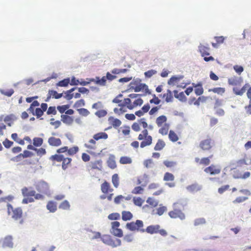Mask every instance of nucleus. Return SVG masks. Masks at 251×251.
<instances>
[{
  "label": "nucleus",
  "instance_id": "f257e3e1",
  "mask_svg": "<svg viewBox=\"0 0 251 251\" xmlns=\"http://www.w3.org/2000/svg\"><path fill=\"white\" fill-rule=\"evenodd\" d=\"M242 82L243 79L240 77L234 76L228 79V83L229 85L236 86L233 88V91L236 95H242L246 92L247 87L249 86L248 84H246L239 89L237 87L240 86Z\"/></svg>",
  "mask_w": 251,
  "mask_h": 251
},
{
  "label": "nucleus",
  "instance_id": "f03ea898",
  "mask_svg": "<svg viewBox=\"0 0 251 251\" xmlns=\"http://www.w3.org/2000/svg\"><path fill=\"white\" fill-rule=\"evenodd\" d=\"M187 204L185 201L182 200H179L173 204V210L169 212L168 214L171 218L176 219L179 218L180 220H184L185 218V215L182 211L178 209L179 206L184 207Z\"/></svg>",
  "mask_w": 251,
  "mask_h": 251
},
{
  "label": "nucleus",
  "instance_id": "7ed1b4c3",
  "mask_svg": "<svg viewBox=\"0 0 251 251\" xmlns=\"http://www.w3.org/2000/svg\"><path fill=\"white\" fill-rule=\"evenodd\" d=\"M7 213L11 218L15 221L20 220V223L22 224L24 223L23 219V210L21 207H13L10 203H8Z\"/></svg>",
  "mask_w": 251,
  "mask_h": 251
},
{
  "label": "nucleus",
  "instance_id": "20e7f679",
  "mask_svg": "<svg viewBox=\"0 0 251 251\" xmlns=\"http://www.w3.org/2000/svg\"><path fill=\"white\" fill-rule=\"evenodd\" d=\"M50 160L54 163L62 162V168L66 170L71 164L72 159L70 157H65L62 153H56L50 156Z\"/></svg>",
  "mask_w": 251,
  "mask_h": 251
},
{
  "label": "nucleus",
  "instance_id": "39448f33",
  "mask_svg": "<svg viewBox=\"0 0 251 251\" xmlns=\"http://www.w3.org/2000/svg\"><path fill=\"white\" fill-rule=\"evenodd\" d=\"M138 140L141 141L140 146L141 148H144L151 145L153 139L152 136L149 134L148 130L145 129L139 134Z\"/></svg>",
  "mask_w": 251,
  "mask_h": 251
},
{
  "label": "nucleus",
  "instance_id": "423d86ee",
  "mask_svg": "<svg viewBox=\"0 0 251 251\" xmlns=\"http://www.w3.org/2000/svg\"><path fill=\"white\" fill-rule=\"evenodd\" d=\"M143 226V222L140 220H136L135 222L128 223L126 225V227L129 230L138 231L141 232H144L145 231Z\"/></svg>",
  "mask_w": 251,
  "mask_h": 251
},
{
  "label": "nucleus",
  "instance_id": "0eeeda50",
  "mask_svg": "<svg viewBox=\"0 0 251 251\" xmlns=\"http://www.w3.org/2000/svg\"><path fill=\"white\" fill-rule=\"evenodd\" d=\"M101 241L105 244L111 246L112 247H116L121 245V241L119 239H112L109 235H103L101 237Z\"/></svg>",
  "mask_w": 251,
  "mask_h": 251
},
{
  "label": "nucleus",
  "instance_id": "6e6552de",
  "mask_svg": "<svg viewBox=\"0 0 251 251\" xmlns=\"http://www.w3.org/2000/svg\"><path fill=\"white\" fill-rule=\"evenodd\" d=\"M131 84L132 85V88L135 92H143L144 95L150 94L148 86L145 83H137L136 81L132 82Z\"/></svg>",
  "mask_w": 251,
  "mask_h": 251
},
{
  "label": "nucleus",
  "instance_id": "1a4fd4ad",
  "mask_svg": "<svg viewBox=\"0 0 251 251\" xmlns=\"http://www.w3.org/2000/svg\"><path fill=\"white\" fill-rule=\"evenodd\" d=\"M36 190L41 194H47L49 191V185L48 183L43 180L36 182L34 184Z\"/></svg>",
  "mask_w": 251,
  "mask_h": 251
},
{
  "label": "nucleus",
  "instance_id": "9d476101",
  "mask_svg": "<svg viewBox=\"0 0 251 251\" xmlns=\"http://www.w3.org/2000/svg\"><path fill=\"white\" fill-rule=\"evenodd\" d=\"M79 148L77 146H74L69 148L67 146H64L56 150V153H63L67 152L68 155L73 156L78 152Z\"/></svg>",
  "mask_w": 251,
  "mask_h": 251
},
{
  "label": "nucleus",
  "instance_id": "9b49d317",
  "mask_svg": "<svg viewBox=\"0 0 251 251\" xmlns=\"http://www.w3.org/2000/svg\"><path fill=\"white\" fill-rule=\"evenodd\" d=\"M199 50L201 54V56L204 57V60L205 61L208 62L214 60V58L211 56L207 57V56H208L210 54L209 52L210 51V48L208 47V45L206 46L201 44L199 46Z\"/></svg>",
  "mask_w": 251,
  "mask_h": 251
},
{
  "label": "nucleus",
  "instance_id": "f8f14e48",
  "mask_svg": "<svg viewBox=\"0 0 251 251\" xmlns=\"http://www.w3.org/2000/svg\"><path fill=\"white\" fill-rule=\"evenodd\" d=\"M100 190L103 194L100 195V198L102 200L106 199V194L113 191V189L111 188L110 184L106 180L100 185Z\"/></svg>",
  "mask_w": 251,
  "mask_h": 251
},
{
  "label": "nucleus",
  "instance_id": "ddd939ff",
  "mask_svg": "<svg viewBox=\"0 0 251 251\" xmlns=\"http://www.w3.org/2000/svg\"><path fill=\"white\" fill-rule=\"evenodd\" d=\"M125 103L126 104V108L131 110L138 106H141L143 103V100L141 98H138L131 103L130 99L125 98Z\"/></svg>",
  "mask_w": 251,
  "mask_h": 251
},
{
  "label": "nucleus",
  "instance_id": "4468645a",
  "mask_svg": "<svg viewBox=\"0 0 251 251\" xmlns=\"http://www.w3.org/2000/svg\"><path fill=\"white\" fill-rule=\"evenodd\" d=\"M213 141L210 138H208L202 140L200 143L199 147L204 151H209L213 147Z\"/></svg>",
  "mask_w": 251,
  "mask_h": 251
},
{
  "label": "nucleus",
  "instance_id": "2eb2a0df",
  "mask_svg": "<svg viewBox=\"0 0 251 251\" xmlns=\"http://www.w3.org/2000/svg\"><path fill=\"white\" fill-rule=\"evenodd\" d=\"M112 231L111 233L115 236L122 237L123 236V231L121 229L119 228L120 226V222L115 221L111 223Z\"/></svg>",
  "mask_w": 251,
  "mask_h": 251
},
{
  "label": "nucleus",
  "instance_id": "dca6fc26",
  "mask_svg": "<svg viewBox=\"0 0 251 251\" xmlns=\"http://www.w3.org/2000/svg\"><path fill=\"white\" fill-rule=\"evenodd\" d=\"M204 172L210 175H216L219 174L221 172V168L217 165L212 164L210 166L205 168Z\"/></svg>",
  "mask_w": 251,
  "mask_h": 251
},
{
  "label": "nucleus",
  "instance_id": "f3484780",
  "mask_svg": "<svg viewBox=\"0 0 251 251\" xmlns=\"http://www.w3.org/2000/svg\"><path fill=\"white\" fill-rule=\"evenodd\" d=\"M84 147L87 149V152L91 154H95V151L96 150V141L93 138L88 141L84 145Z\"/></svg>",
  "mask_w": 251,
  "mask_h": 251
},
{
  "label": "nucleus",
  "instance_id": "a211bd4d",
  "mask_svg": "<svg viewBox=\"0 0 251 251\" xmlns=\"http://www.w3.org/2000/svg\"><path fill=\"white\" fill-rule=\"evenodd\" d=\"M183 78V75H179L178 76H172L168 80V83L169 85H176L177 87L184 88L186 86V84L183 83L181 85L179 84L180 80L182 79Z\"/></svg>",
  "mask_w": 251,
  "mask_h": 251
},
{
  "label": "nucleus",
  "instance_id": "6ab92c4d",
  "mask_svg": "<svg viewBox=\"0 0 251 251\" xmlns=\"http://www.w3.org/2000/svg\"><path fill=\"white\" fill-rule=\"evenodd\" d=\"M102 162L101 160H98L95 161H91L88 165L87 167L89 170H101L102 168Z\"/></svg>",
  "mask_w": 251,
  "mask_h": 251
},
{
  "label": "nucleus",
  "instance_id": "aec40b11",
  "mask_svg": "<svg viewBox=\"0 0 251 251\" xmlns=\"http://www.w3.org/2000/svg\"><path fill=\"white\" fill-rule=\"evenodd\" d=\"M213 156V154L209 155L208 157H202L201 159H200L199 157L195 158V162L197 163H198L200 165H202L204 166H208L210 163V159H211Z\"/></svg>",
  "mask_w": 251,
  "mask_h": 251
},
{
  "label": "nucleus",
  "instance_id": "412c9836",
  "mask_svg": "<svg viewBox=\"0 0 251 251\" xmlns=\"http://www.w3.org/2000/svg\"><path fill=\"white\" fill-rule=\"evenodd\" d=\"M62 96L63 93H58L55 90H49L46 101H48L51 97L55 99H58L61 98Z\"/></svg>",
  "mask_w": 251,
  "mask_h": 251
},
{
  "label": "nucleus",
  "instance_id": "4be33fe9",
  "mask_svg": "<svg viewBox=\"0 0 251 251\" xmlns=\"http://www.w3.org/2000/svg\"><path fill=\"white\" fill-rule=\"evenodd\" d=\"M126 104L125 103V99L123 100V103L122 104H119L118 105V107H116L114 109V112L115 113L120 115L123 114L126 111Z\"/></svg>",
  "mask_w": 251,
  "mask_h": 251
},
{
  "label": "nucleus",
  "instance_id": "5701e85b",
  "mask_svg": "<svg viewBox=\"0 0 251 251\" xmlns=\"http://www.w3.org/2000/svg\"><path fill=\"white\" fill-rule=\"evenodd\" d=\"M61 120L65 124L68 126H71L73 124L74 119V117L67 115L62 114L61 115Z\"/></svg>",
  "mask_w": 251,
  "mask_h": 251
},
{
  "label": "nucleus",
  "instance_id": "b1692460",
  "mask_svg": "<svg viewBox=\"0 0 251 251\" xmlns=\"http://www.w3.org/2000/svg\"><path fill=\"white\" fill-rule=\"evenodd\" d=\"M48 143L51 146L58 147L62 144L61 140L60 138L54 137H50L48 139Z\"/></svg>",
  "mask_w": 251,
  "mask_h": 251
},
{
  "label": "nucleus",
  "instance_id": "393cba45",
  "mask_svg": "<svg viewBox=\"0 0 251 251\" xmlns=\"http://www.w3.org/2000/svg\"><path fill=\"white\" fill-rule=\"evenodd\" d=\"M13 238L11 236H6L2 242L3 247L12 248L13 247Z\"/></svg>",
  "mask_w": 251,
  "mask_h": 251
},
{
  "label": "nucleus",
  "instance_id": "a878e982",
  "mask_svg": "<svg viewBox=\"0 0 251 251\" xmlns=\"http://www.w3.org/2000/svg\"><path fill=\"white\" fill-rule=\"evenodd\" d=\"M201 188V186L197 183L191 184L186 187L187 191L191 193L198 192L200 191Z\"/></svg>",
  "mask_w": 251,
  "mask_h": 251
},
{
  "label": "nucleus",
  "instance_id": "bb28decb",
  "mask_svg": "<svg viewBox=\"0 0 251 251\" xmlns=\"http://www.w3.org/2000/svg\"><path fill=\"white\" fill-rule=\"evenodd\" d=\"M160 226L158 225H151L147 226L146 229H145V231L147 233L153 234L154 233H157L158 231V229L160 228Z\"/></svg>",
  "mask_w": 251,
  "mask_h": 251
},
{
  "label": "nucleus",
  "instance_id": "cd10ccee",
  "mask_svg": "<svg viewBox=\"0 0 251 251\" xmlns=\"http://www.w3.org/2000/svg\"><path fill=\"white\" fill-rule=\"evenodd\" d=\"M21 191L23 196L25 197H33L35 194L34 190L29 189L26 187L22 188Z\"/></svg>",
  "mask_w": 251,
  "mask_h": 251
},
{
  "label": "nucleus",
  "instance_id": "c85d7f7f",
  "mask_svg": "<svg viewBox=\"0 0 251 251\" xmlns=\"http://www.w3.org/2000/svg\"><path fill=\"white\" fill-rule=\"evenodd\" d=\"M108 137V134L104 132H100L95 134L93 138L97 141L100 140H106Z\"/></svg>",
  "mask_w": 251,
  "mask_h": 251
},
{
  "label": "nucleus",
  "instance_id": "c756f323",
  "mask_svg": "<svg viewBox=\"0 0 251 251\" xmlns=\"http://www.w3.org/2000/svg\"><path fill=\"white\" fill-rule=\"evenodd\" d=\"M115 157L114 155L111 154L109 155L108 159L107 161V166L111 169H114L116 168V163L115 161Z\"/></svg>",
  "mask_w": 251,
  "mask_h": 251
},
{
  "label": "nucleus",
  "instance_id": "7c9ffc66",
  "mask_svg": "<svg viewBox=\"0 0 251 251\" xmlns=\"http://www.w3.org/2000/svg\"><path fill=\"white\" fill-rule=\"evenodd\" d=\"M167 118L166 116L164 115H161L158 117L155 121V123L158 127H161L162 126L167 124L166 123Z\"/></svg>",
  "mask_w": 251,
  "mask_h": 251
},
{
  "label": "nucleus",
  "instance_id": "2f4dec72",
  "mask_svg": "<svg viewBox=\"0 0 251 251\" xmlns=\"http://www.w3.org/2000/svg\"><path fill=\"white\" fill-rule=\"evenodd\" d=\"M214 38L216 42L212 43V46L215 48H217L220 44L224 43L226 37H224L223 36H215Z\"/></svg>",
  "mask_w": 251,
  "mask_h": 251
},
{
  "label": "nucleus",
  "instance_id": "473e14b6",
  "mask_svg": "<svg viewBox=\"0 0 251 251\" xmlns=\"http://www.w3.org/2000/svg\"><path fill=\"white\" fill-rule=\"evenodd\" d=\"M47 208L50 212L53 213L57 210L56 202L53 201H49L47 204Z\"/></svg>",
  "mask_w": 251,
  "mask_h": 251
},
{
  "label": "nucleus",
  "instance_id": "72a5a7b5",
  "mask_svg": "<svg viewBox=\"0 0 251 251\" xmlns=\"http://www.w3.org/2000/svg\"><path fill=\"white\" fill-rule=\"evenodd\" d=\"M112 182L115 188H117L119 187L120 185V177L118 174H114L112 176Z\"/></svg>",
  "mask_w": 251,
  "mask_h": 251
},
{
  "label": "nucleus",
  "instance_id": "f704fd0d",
  "mask_svg": "<svg viewBox=\"0 0 251 251\" xmlns=\"http://www.w3.org/2000/svg\"><path fill=\"white\" fill-rule=\"evenodd\" d=\"M165 145V143L163 140L158 139L154 147V150L155 151H160L164 148Z\"/></svg>",
  "mask_w": 251,
  "mask_h": 251
},
{
  "label": "nucleus",
  "instance_id": "c9c22d12",
  "mask_svg": "<svg viewBox=\"0 0 251 251\" xmlns=\"http://www.w3.org/2000/svg\"><path fill=\"white\" fill-rule=\"evenodd\" d=\"M170 126L169 124H165L159 128L158 132L160 134L162 135H166L168 134L169 129Z\"/></svg>",
  "mask_w": 251,
  "mask_h": 251
},
{
  "label": "nucleus",
  "instance_id": "e433bc0d",
  "mask_svg": "<svg viewBox=\"0 0 251 251\" xmlns=\"http://www.w3.org/2000/svg\"><path fill=\"white\" fill-rule=\"evenodd\" d=\"M133 215L129 211H124L122 213V220L124 221L130 220L132 219Z\"/></svg>",
  "mask_w": 251,
  "mask_h": 251
},
{
  "label": "nucleus",
  "instance_id": "4c0bfd02",
  "mask_svg": "<svg viewBox=\"0 0 251 251\" xmlns=\"http://www.w3.org/2000/svg\"><path fill=\"white\" fill-rule=\"evenodd\" d=\"M106 78L105 76L102 77L100 78L99 77H96L94 81L96 84L100 86H105L106 83Z\"/></svg>",
  "mask_w": 251,
  "mask_h": 251
},
{
  "label": "nucleus",
  "instance_id": "58836bf2",
  "mask_svg": "<svg viewBox=\"0 0 251 251\" xmlns=\"http://www.w3.org/2000/svg\"><path fill=\"white\" fill-rule=\"evenodd\" d=\"M129 71L128 69H118L114 68L111 71V73L113 75H120L125 74Z\"/></svg>",
  "mask_w": 251,
  "mask_h": 251
},
{
  "label": "nucleus",
  "instance_id": "ea45409f",
  "mask_svg": "<svg viewBox=\"0 0 251 251\" xmlns=\"http://www.w3.org/2000/svg\"><path fill=\"white\" fill-rule=\"evenodd\" d=\"M169 139L173 142H176L178 140V137L176 133L173 130H170L169 133Z\"/></svg>",
  "mask_w": 251,
  "mask_h": 251
},
{
  "label": "nucleus",
  "instance_id": "a19ab883",
  "mask_svg": "<svg viewBox=\"0 0 251 251\" xmlns=\"http://www.w3.org/2000/svg\"><path fill=\"white\" fill-rule=\"evenodd\" d=\"M121 164H131L132 163V159L128 156H122L119 161Z\"/></svg>",
  "mask_w": 251,
  "mask_h": 251
},
{
  "label": "nucleus",
  "instance_id": "79ce46f5",
  "mask_svg": "<svg viewBox=\"0 0 251 251\" xmlns=\"http://www.w3.org/2000/svg\"><path fill=\"white\" fill-rule=\"evenodd\" d=\"M163 97L165 98V100L167 102L172 101L173 99L172 92L170 90H168L167 93L164 94Z\"/></svg>",
  "mask_w": 251,
  "mask_h": 251
},
{
  "label": "nucleus",
  "instance_id": "37998d69",
  "mask_svg": "<svg viewBox=\"0 0 251 251\" xmlns=\"http://www.w3.org/2000/svg\"><path fill=\"white\" fill-rule=\"evenodd\" d=\"M175 179V176L171 173L169 172H166L165 173L163 180L165 181H173Z\"/></svg>",
  "mask_w": 251,
  "mask_h": 251
},
{
  "label": "nucleus",
  "instance_id": "c03bdc74",
  "mask_svg": "<svg viewBox=\"0 0 251 251\" xmlns=\"http://www.w3.org/2000/svg\"><path fill=\"white\" fill-rule=\"evenodd\" d=\"M209 92H213L214 93L222 95L225 92V89L222 87H216L209 89Z\"/></svg>",
  "mask_w": 251,
  "mask_h": 251
},
{
  "label": "nucleus",
  "instance_id": "a18cd8bd",
  "mask_svg": "<svg viewBox=\"0 0 251 251\" xmlns=\"http://www.w3.org/2000/svg\"><path fill=\"white\" fill-rule=\"evenodd\" d=\"M59 208L63 210H69L70 208V204L68 201L65 200L60 204Z\"/></svg>",
  "mask_w": 251,
  "mask_h": 251
},
{
  "label": "nucleus",
  "instance_id": "49530a36",
  "mask_svg": "<svg viewBox=\"0 0 251 251\" xmlns=\"http://www.w3.org/2000/svg\"><path fill=\"white\" fill-rule=\"evenodd\" d=\"M70 80L69 78L64 79L60 81H59L57 84V86L60 87H66L70 83Z\"/></svg>",
  "mask_w": 251,
  "mask_h": 251
},
{
  "label": "nucleus",
  "instance_id": "de8ad7c7",
  "mask_svg": "<svg viewBox=\"0 0 251 251\" xmlns=\"http://www.w3.org/2000/svg\"><path fill=\"white\" fill-rule=\"evenodd\" d=\"M33 141V145L35 147H40L43 144V139L40 137L34 138Z\"/></svg>",
  "mask_w": 251,
  "mask_h": 251
},
{
  "label": "nucleus",
  "instance_id": "09e8293b",
  "mask_svg": "<svg viewBox=\"0 0 251 251\" xmlns=\"http://www.w3.org/2000/svg\"><path fill=\"white\" fill-rule=\"evenodd\" d=\"M133 201L135 205L141 206L144 202V201L140 197H134Z\"/></svg>",
  "mask_w": 251,
  "mask_h": 251
},
{
  "label": "nucleus",
  "instance_id": "8fccbe9b",
  "mask_svg": "<svg viewBox=\"0 0 251 251\" xmlns=\"http://www.w3.org/2000/svg\"><path fill=\"white\" fill-rule=\"evenodd\" d=\"M194 91L197 96H200L203 93V89L201 85H197L195 86Z\"/></svg>",
  "mask_w": 251,
  "mask_h": 251
},
{
  "label": "nucleus",
  "instance_id": "3c124183",
  "mask_svg": "<svg viewBox=\"0 0 251 251\" xmlns=\"http://www.w3.org/2000/svg\"><path fill=\"white\" fill-rule=\"evenodd\" d=\"M75 88H73L71 89L70 90H68L65 92V98L67 100H70L73 98L74 95H73V94H71V93L72 92H73L75 90Z\"/></svg>",
  "mask_w": 251,
  "mask_h": 251
},
{
  "label": "nucleus",
  "instance_id": "603ef678",
  "mask_svg": "<svg viewBox=\"0 0 251 251\" xmlns=\"http://www.w3.org/2000/svg\"><path fill=\"white\" fill-rule=\"evenodd\" d=\"M163 164L166 167L169 168H173L176 165V162L169 160L164 161Z\"/></svg>",
  "mask_w": 251,
  "mask_h": 251
},
{
  "label": "nucleus",
  "instance_id": "864d4df0",
  "mask_svg": "<svg viewBox=\"0 0 251 251\" xmlns=\"http://www.w3.org/2000/svg\"><path fill=\"white\" fill-rule=\"evenodd\" d=\"M140 124L139 120L137 122H134L131 126V128L135 132H138L141 130Z\"/></svg>",
  "mask_w": 251,
  "mask_h": 251
},
{
  "label": "nucleus",
  "instance_id": "5fc2aeb1",
  "mask_svg": "<svg viewBox=\"0 0 251 251\" xmlns=\"http://www.w3.org/2000/svg\"><path fill=\"white\" fill-rule=\"evenodd\" d=\"M143 164L147 168H152L153 165V161L151 159H146L144 161Z\"/></svg>",
  "mask_w": 251,
  "mask_h": 251
},
{
  "label": "nucleus",
  "instance_id": "6e6d98bb",
  "mask_svg": "<svg viewBox=\"0 0 251 251\" xmlns=\"http://www.w3.org/2000/svg\"><path fill=\"white\" fill-rule=\"evenodd\" d=\"M147 202L153 207L157 206L158 203V201H155L153 198L150 197L148 198Z\"/></svg>",
  "mask_w": 251,
  "mask_h": 251
},
{
  "label": "nucleus",
  "instance_id": "4d7b16f0",
  "mask_svg": "<svg viewBox=\"0 0 251 251\" xmlns=\"http://www.w3.org/2000/svg\"><path fill=\"white\" fill-rule=\"evenodd\" d=\"M167 208L166 206L160 205V207L156 209V214L159 216H161L163 215V213L167 211Z\"/></svg>",
  "mask_w": 251,
  "mask_h": 251
},
{
  "label": "nucleus",
  "instance_id": "13d9d810",
  "mask_svg": "<svg viewBox=\"0 0 251 251\" xmlns=\"http://www.w3.org/2000/svg\"><path fill=\"white\" fill-rule=\"evenodd\" d=\"M248 198L247 197H238L233 201L232 202L234 204L241 203L248 200Z\"/></svg>",
  "mask_w": 251,
  "mask_h": 251
},
{
  "label": "nucleus",
  "instance_id": "bf43d9fd",
  "mask_svg": "<svg viewBox=\"0 0 251 251\" xmlns=\"http://www.w3.org/2000/svg\"><path fill=\"white\" fill-rule=\"evenodd\" d=\"M108 218L110 220H119L120 218V215L118 213H112L108 215Z\"/></svg>",
  "mask_w": 251,
  "mask_h": 251
},
{
  "label": "nucleus",
  "instance_id": "052dcab7",
  "mask_svg": "<svg viewBox=\"0 0 251 251\" xmlns=\"http://www.w3.org/2000/svg\"><path fill=\"white\" fill-rule=\"evenodd\" d=\"M157 73V71L154 70H150L144 73V75L146 78H150Z\"/></svg>",
  "mask_w": 251,
  "mask_h": 251
},
{
  "label": "nucleus",
  "instance_id": "680f3d73",
  "mask_svg": "<svg viewBox=\"0 0 251 251\" xmlns=\"http://www.w3.org/2000/svg\"><path fill=\"white\" fill-rule=\"evenodd\" d=\"M69 108V105L68 104L57 106V109L61 114H63L64 112H65L66 110H67Z\"/></svg>",
  "mask_w": 251,
  "mask_h": 251
},
{
  "label": "nucleus",
  "instance_id": "e2e57ef3",
  "mask_svg": "<svg viewBox=\"0 0 251 251\" xmlns=\"http://www.w3.org/2000/svg\"><path fill=\"white\" fill-rule=\"evenodd\" d=\"M144 189L141 186L135 187L132 191V193L134 194H142Z\"/></svg>",
  "mask_w": 251,
  "mask_h": 251
},
{
  "label": "nucleus",
  "instance_id": "0e129e2a",
  "mask_svg": "<svg viewBox=\"0 0 251 251\" xmlns=\"http://www.w3.org/2000/svg\"><path fill=\"white\" fill-rule=\"evenodd\" d=\"M79 114L83 116H87L89 114V111L85 108H82L77 109Z\"/></svg>",
  "mask_w": 251,
  "mask_h": 251
},
{
  "label": "nucleus",
  "instance_id": "69168bd1",
  "mask_svg": "<svg viewBox=\"0 0 251 251\" xmlns=\"http://www.w3.org/2000/svg\"><path fill=\"white\" fill-rule=\"evenodd\" d=\"M229 188V185H225L224 186H222V187L219 188L218 190V192L219 194H222L226 191L228 190Z\"/></svg>",
  "mask_w": 251,
  "mask_h": 251
},
{
  "label": "nucleus",
  "instance_id": "338daca9",
  "mask_svg": "<svg viewBox=\"0 0 251 251\" xmlns=\"http://www.w3.org/2000/svg\"><path fill=\"white\" fill-rule=\"evenodd\" d=\"M35 151L36 152V153L38 156H42L46 153V150L43 148L39 149L36 148V149H35Z\"/></svg>",
  "mask_w": 251,
  "mask_h": 251
},
{
  "label": "nucleus",
  "instance_id": "774afa93",
  "mask_svg": "<svg viewBox=\"0 0 251 251\" xmlns=\"http://www.w3.org/2000/svg\"><path fill=\"white\" fill-rule=\"evenodd\" d=\"M124 199L125 197L121 195H118L114 198V201L116 204H120L121 202L124 200Z\"/></svg>",
  "mask_w": 251,
  "mask_h": 251
}]
</instances>
